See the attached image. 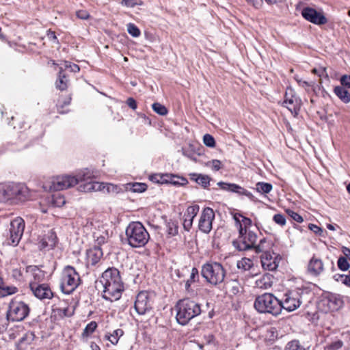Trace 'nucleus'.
<instances>
[{"label":"nucleus","mask_w":350,"mask_h":350,"mask_svg":"<svg viewBox=\"0 0 350 350\" xmlns=\"http://www.w3.org/2000/svg\"><path fill=\"white\" fill-rule=\"evenodd\" d=\"M99 283L103 288V297L111 301L118 300L124 290L120 271L114 267L108 268L103 273Z\"/></svg>","instance_id":"nucleus-1"},{"label":"nucleus","mask_w":350,"mask_h":350,"mask_svg":"<svg viewBox=\"0 0 350 350\" xmlns=\"http://www.w3.org/2000/svg\"><path fill=\"white\" fill-rule=\"evenodd\" d=\"M88 172H79L75 176L70 175L53 177L44 183L43 189L45 191H61L75 186L79 182L86 180V176H90Z\"/></svg>","instance_id":"nucleus-2"},{"label":"nucleus","mask_w":350,"mask_h":350,"mask_svg":"<svg viewBox=\"0 0 350 350\" xmlns=\"http://www.w3.org/2000/svg\"><path fill=\"white\" fill-rule=\"evenodd\" d=\"M176 308L177 313L176 318L178 323L182 325L187 324L190 320L202 312L200 305L189 299L179 301Z\"/></svg>","instance_id":"nucleus-3"},{"label":"nucleus","mask_w":350,"mask_h":350,"mask_svg":"<svg viewBox=\"0 0 350 350\" xmlns=\"http://www.w3.org/2000/svg\"><path fill=\"white\" fill-rule=\"evenodd\" d=\"M128 243L133 247H141L148 241L150 236L140 222H131L126 229Z\"/></svg>","instance_id":"nucleus-4"},{"label":"nucleus","mask_w":350,"mask_h":350,"mask_svg":"<svg viewBox=\"0 0 350 350\" xmlns=\"http://www.w3.org/2000/svg\"><path fill=\"white\" fill-rule=\"evenodd\" d=\"M254 307L260 313H270L273 316L281 312L280 300L271 293H264L258 296L255 300Z\"/></svg>","instance_id":"nucleus-5"},{"label":"nucleus","mask_w":350,"mask_h":350,"mask_svg":"<svg viewBox=\"0 0 350 350\" xmlns=\"http://www.w3.org/2000/svg\"><path fill=\"white\" fill-rule=\"evenodd\" d=\"M201 274L207 282L215 286L224 282L226 270L219 262H206L202 267Z\"/></svg>","instance_id":"nucleus-6"},{"label":"nucleus","mask_w":350,"mask_h":350,"mask_svg":"<svg viewBox=\"0 0 350 350\" xmlns=\"http://www.w3.org/2000/svg\"><path fill=\"white\" fill-rule=\"evenodd\" d=\"M309 295L306 289L297 288L295 291L285 293L283 298L280 300L281 310L284 309L288 312H292L297 309L304 299Z\"/></svg>","instance_id":"nucleus-7"},{"label":"nucleus","mask_w":350,"mask_h":350,"mask_svg":"<svg viewBox=\"0 0 350 350\" xmlns=\"http://www.w3.org/2000/svg\"><path fill=\"white\" fill-rule=\"evenodd\" d=\"M81 279L79 273L74 267L66 266L61 275L60 288L64 294L72 293L80 284Z\"/></svg>","instance_id":"nucleus-8"},{"label":"nucleus","mask_w":350,"mask_h":350,"mask_svg":"<svg viewBox=\"0 0 350 350\" xmlns=\"http://www.w3.org/2000/svg\"><path fill=\"white\" fill-rule=\"evenodd\" d=\"M29 312L27 304L23 301H12L7 313V320L21 321L24 320Z\"/></svg>","instance_id":"nucleus-9"},{"label":"nucleus","mask_w":350,"mask_h":350,"mask_svg":"<svg viewBox=\"0 0 350 350\" xmlns=\"http://www.w3.org/2000/svg\"><path fill=\"white\" fill-rule=\"evenodd\" d=\"M343 305V301L339 295L329 293L322 297L318 306L325 312L336 311Z\"/></svg>","instance_id":"nucleus-10"},{"label":"nucleus","mask_w":350,"mask_h":350,"mask_svg":"<svg viewBox=\"0 0 350 350\" xmlns=\"http://www.w3.org/2000/svg\"><path fill=\"white\" fill-rule=\"evenodd\" d=\"M25 229V221L21 217H16L10 223V237L7 243L16 246L18 244Z\"/></svg>","instance_id":"nucleus-11"},{"label":"nucleus","mask_w":350,"mask_h":350,"mask_svg":"<svg viewBox=\"0 0 350 350\" xmlns=\"http://www.w3.org/2000/svg\"><path fill=\"white\" fill-rule=\"evenodd\" d=\"M257 241V234L249 230L244 236L239 237L235 241H233V246L239 251H247L254 250Z\"/></svg>","instance_id":"nucleus-12"},{"label":"nucleus","mask_w":350,"mask_h":350,"mask_svg":"<svg viewBox=\"0 0 350 350\" xmlns=\"http://www.w3.org/2000/svg\"><path fill=\"white\" fill-rule=\"evenodd\" d=\"M9 200L24 201L28 198V188L23 184L10 183H8Z\"/></svg>","instance_id":"nucleus-13"},{"label":"nucleus","mask_w":350,"mask_h":350,"mask_svg":"<svg viewBox=\"0 0 350 350\" xmlns=\"http://www.w3.org/2000/svg\"><path fill=\"white\" fill-rule=\"evenodd\" d=\"M134 307L136 312L140 315L145 314L151 310L152 303L150 295L147 291H141L137 294Z\"/></svg>","instance_id":"nucleus-14"},{"label":"nucleus","mask_w":350,"mask_h":350,"mask_svg":"<svg viewBox=\"0 0 350 350\" xmlns=\"http://www.w3.org/2000/svg\"><path fill=\"white\" fill-rule=\"evenodd\" d=\"M29 288L33 295L39 299H51L53 297V293L47 284L29 282Z\"/></svg>","instance_id":"nucleus-15"},{"label":"nucleus","mask_w":350,"mask_h":350,"mask_svg":"<svg viewBox=\"0 0 350 350\" xmlns=\"http://www.w3.org/2000/svg\"><path fill=\"white\" fill-rule=\"evenodd\" d=\"M215 218V213L211 208H204L200 216L198 227L204 233H209L212 229V223Z\"/></svg>","instance_id":"nucleus-16"},{"label":"nucleus","mask_w":350,"mask_h":350,"mask_svg":"<svg viewBox=\"0 0 350 350\" xmlns=\"http://www.w3.org/2000/svg\"><path fill=\"white\" fill-rule=\"evenodd\" d=\"M301 15L306 20L316 25H324L327 21L323 14L309 7L304 8L302 10Z\"/></svg>","instance_id":"nucleus-17"},{"label":"nucleus","mask_w":350,"mask_h":350,"mask_svg":"<svg viewBox=\"0 0 350 350\" xmlns=\"http://www.w3.org/2000/svg\"><path fill=\"white\" fill-rule=\"evenodd\" d=\"M88 172V174L90 176H86V180L80 181L77 183L79 184V186L78 187L79 191L92 192L95 191H100L105 187L104 186H103L102 183L90 180L91 174L88 170L81 171L80 172Z\"/></svg>","instance_id":"nucleus-18"},{"label":"nucleus","mask_w":350,"mask_h":350,"mask_svg":"<svg viewBox=\"0 0 350 350\" xmlns=\"http://www.w3.org/2000/svg\"><path fill=\"white\" fill-rule=\"evenodd\" d=\"M217 185L221 189L224 191H228L236 193L239 195L245 196L252 201H256L255 197L251 192L248 191L245 189L241 187V186L237 184L219 182Z\"/></svg>","instance_id":"nucleus-19"},{"label":"nucleus","mask_w":350,"mask_h":350,"mask_svg":"<svg viewBox=\"0 0 350 350\" xmlns=\"http://www.w3.org/2000/svg\"><path fill=\"white\" fill-rule=\"evenodd\" d=\"M292 92V90H289V92H286L283 105L292 114L296 116L298 114L300 109V100L296 96L293 95Z\"/></svg>","instance_id":"nucleus-20"},{"label":"nucleus","mask_w":350,"mask_h":350,"mask_svg":"<svg viewBox=\"0 0 350 350\" xmlns=\"http://www.w3.org/2000/svg\"><path fill=\"white\" fill-rule=\"evenodd\" d=\"M260 261L265 270L274 271L278 267V257L273 256L270 252L262 254L260 256Z\"/></svg>","instance_id":"nucleus-21"},{"label":"nucleus","mask_w":350,"mask_h":350,"mask_svg":"<svg viewBox=\"0 0 350 350\" xmlns=\"http://www.w3.org/2000/svg\"><path fill=\"white\" fill-rule=\"evenodd\" d=\"M57 243V236L53 230H49L44 236L40 239L38 246L40 250H49L53 249Z\"/></svg>","instance_id":"nucleus-22"},{"label":"nucleus","mask_w":350,"mask_h":350,"mask_svg":"<svg viewBox=\"0 0 350 350\" xmlns=\"http://www.w3.org/2000/svg\"><path fill=\"white\" fill-rule=\"evenodd\" d=\"M323 267L322 260L314 256L308 264V272L313 276H318L323 272Z\"/></svg>","instance_id":"nucleus-23"},{"label":"nucleus","mask_w":350,"mask_h":350,"mask_svg":"<svg viewBox=\"0 0 350 350\" xmlns=\"http://www.w3.org/2000/svg\"><path fill=\"white\" fill-rule=\"evenodd\" d=\"M103 256V251L99 246H94L87 251L88 263L95 265Z\"/></svg>","instance_id":"nucleus-24"},{"label":"nucleus","mask_w":350,"mask_h":350,"mask_svg":"<svg viewBox=\"0 0 350 350\" xmlns=\"http://www.w3.org/2000/svg\"><path fill=\"white\" fill-rule=\"evenodd\" d=\"M26 271L33 278V280H31L29 282H36L37 284H40V282L44 278V272L36 266L30 265L27 267Z\"/></svg>","instance_id":"nucleus-25"},{"label":"nucleus","mask_w":350,"mask_h":350,"mask_svg":"<svg viewBox=\"0 0 350 350\" xmlns=\"http://www.w3.org/2000/svg\"><path fill=\"white\" fill-rule=\"evenodd\" d=\"M272 245L273 243L271 241H269L267 239L263 238L260 240L258 244L255 245L254 250L256 254H265V252H270L269 250H271Z\"/></svg>","instance_id":"nucleus-26"},{"label":"nucleus","mask_w":350,"mask_h":350,"mask_svg":"<svg viewBox=\"0 0 350 350\" xmlns=\"http://www.w3.org/2000/svg\"><path fill=\"white\" fill-rule=\"evenodd\" d=\"M334 92L343 103H348L350 102V92L345 87L336 86L334 88Z\"/></svg>","instance_id":"nucleus-27"},{"label":"nucleus","mask_w":350,"mask_h":350,"mask_svg":"<svg viewBox=\"0 0 350 350\" xmlns=\"http://www.w3.org/2000/svg\"><path fill=\"white\" fill-rule=\"evenodd\" d=\"M189 176L191 180L195 181L204 188H206L209 185L211 178L208 175L193 173L190 174Z\"/></svg>","instance_id":"nucleus-28"},{"label":"nucleus","mask_w":350,"mask_h":350,"mask_svg":"<svg viewBox=\"0 0 350 350\" xmlns=\"http://www.w3.org/2000/svg\"><path fill=\"white\" fill-rule=\"evenodd\" d=\"M34 338L35 335L33 332H29L25 333L18 343V349L19 350H25L27 346L33 342Z\"/></svg>","instance_id":"nucleus-29"},{"label":"nucleus","mask_w":350,"mask_h":350,"mask_svg":"<svg viewBox=\"0 0 350 350\" xmlns=\"http://www.w3.org/2000/svg\"><path fill=\"white\" fill-rule=\"evenodd\" d=\"M67 83H68L67 77L66 76V75L64 74V72L63 71V68L61 67L59 68V71L58 73L57 79L56 80V82H55V87L57 89H58L61 91L65 90L68 87Z\"/></svg>","instance_id":"nucleus-30"},{"label":"nucleus","mask_w":350,"mask_h":350,"mask_svg":"<svg viewBox=\"0 0 350 350\" xmlns=\"http://www.w3.org/2000/svg\"><path fill=\"white\" fill-rule=\"evenodd\" d=\"M258 288L267 289L272 286L273 282L270 275H264L261 278L256 282Z\"/></svg>","instance_id":"nucleus-31"},{"label":"nucleus","mask_w":350,"mask_h":350,"mask_svg":"<svg viewBox=\"0 0 350 350\" xmlns=\"http://www.w3.org/2000/svg\"><path fill=\"white\" fill-rule=\"evenodd\" d=\"M273 189V186L271 183H264V182H258L256 184L255 189L262 193L267 194L269 193Z\"/></svg>","instance_id":"nucleus-32"},{"label":"nucleus","mask_w":350,"mask_h":350,"mask_svg":"<svg viewBox=\"0 0 350 350\" xmlns=\"http://www.w3.org/2000/svg\"><path fill=\"white\" fill-rule=\"evenodd\" d=\"M71 98L70 96L59 98L57 104V111L59 113H66L68 110H64L65 106H68L70 104Z\"/></svg>","instance_id":"nucleus-33"},{"label":"nucleus","mask_w":350,"mask_h":350,"mask_svg":"<svg viewBox=\"0 0 350 350\" xmlns=\"http://www.w3.org/2000/svg\"><path fill=\"white\" fill-rule=\"evenodd\" d=\"M124 332L121 329L114 330L111 334L105 335V338L109 340L113 345H116L119 340V338L122 336Z\"/></svg>","instance_id":"nucleus-34"},{"label":"nucleus","mask_w":350,"mask_h":350,"mask_svg":"<svg viewBox=\"0 0 350 350\" xmlns=\"http://www.w3.org/2000/svg\"><path fill=\"white\" fill-rule=\"evenodd\" d=\"M94 238L98 245H100L106 242L109 238V236L107 232L105 230L102 232V233L100 232H94Z\"/></svg>","instance_id":"nucleus-35"},{"label":"nucleus","mask_w":350,"mask_h":350,"mask_svg":"<svg viewBox=\"0 0 350 350\" xmlns=\"http://www.w3.org/2000/svg\"><path fill=\"white\" fill-rule=\"evenodd\" d=\"M252 266L253 262L248 258H243L241 260L237 262L238 268L242 269L245 271L249 270Z\"/></svg>","instance_id":"nucleus-36"},{"label":"nucleus","mask_w":350,"mask_h":350,"mask_svg":"<svg viewBox=\"0 0 350 350\" xmlns=\"http://www.w3.org/2000/svg\"><path fill=\"white\" fill-rule=\"evenodd\" d=\"M7 184H0V202H5L9 200V193Z\"/></svg>","instance_id":"nucleus-37"},{"label":"nucleus","mask_w":350,"mask_h":350,"mask_svg":"<svg viewBox=\"0 0 350 350\" xmlns=\"http://www.w3.org/2000/svg\"><path fill=\"white\" fill-rule=\"evenodd\" d=\"M51 203L55 206L61 207L66 203V200L63 196L56 193L52 196Z\"/></svg>","instance_id":"nucleus-38"},{"label":"nucleus","mask_w":350,"mask_h":350,"mask_svg":"<svg viewBox=\"0 0 350 350\" xmlns=\"http://www.w3.org/2000/svg\"><path fill=\"white\" fill-rule=\"evenodd\" d=\"M97 327V323L95 321H91L88 323L82 333L83 337H88L92 334Z\"/></svg>","instance_id":"nucleus-39"},{"label":"nucleus","mask_w":350,"mask_h":350,"mask_svg":"<svg viewBox=\"0 0 350 350\" xmlns=\"http://www.w3.org/2000/svg\"><path fill=\"white\" fill-rule=\"evenodd\" d=\"M126 28L128 33L134 38H137L141 34L139 29L133 23L127 24Z\"/></svg>","instance_id":"nucleus-40"},{"label":"nucleus","mask_w":350,"mask_h":350,"mask_svg":"<svg viewBox=\"0 0 350 350\" xmlns=\"http://www.w3.org/2000/svg\"><path fill=\"white\" fill-rule=\"evenodd\" d=\"M167 232L170 236H175L178 234V224L175 221H169L167 225Z\"/></svg>","instance_id":"nucleus-41"},{"label":"nucleus","mask_w":350,"mask_h":350,"mask_svg":"<svg viewBox=\"0 0 350 350\" xmlns=\"http://www.w3.org/2000/svg\"><path fill=\"white\" fill-rule=\"evenodd\" d=\"M152 107L154 112L161 116H165L167 113V108L159 103H153Z\"/></svg>","instance_id":"nucleus-42"},{"label":"nucleus","mask_w":350,"mask_h":350,"mask_svg":"<svg viewBox=\"0 0 350 350\" xmlns=\"http://www.w3.org/2000/svg\"><path fill=\"white\" fill-rule=\"evenodd\" d=\"M200 206L197 204L190 206L187 208L186 212L185 213V215L187 217H190L191 218H195L199 212Z\"/></svg>","instance_id":"nucleus-43"},{"label":"nucleus","mask_w":350,"mask_h":350,"mask_svg":"<svg viewBox=\"0 0 350 350\" xmlns=\"http://www.w3.org/2000/svg\"><path fill=\"white\" fill-rule=\"evenodd\" d=\"M338 268L342 271H347L349 269L350 265L347 259L344 256H340L337 262Z\"/></svg>","instance_id":"nucleus-44"},{"label":"nucleus","mask_w":350,"mask_h":350,"mask_svg":"<svg viewBox=\"0 0 350 350\" xmlns=\"http://www.w3.org/2000/svg\"><path fill=\"white\" fill-rule=\"evenodd\" d=\"M342 341L338 340L327 344L325 347V350H339L342 348Z\"/></svg>","instance_id":"nucleus-45"},{"label":"nucleus","mask_w":350,"mask_h":350,"mask_svg":"<svg viewBox=\"0 0 350 350\" xmlns=\"http://www.w3.org/2000/svg\"><path fill=\"white\" fill-rule=\"evenodd\" d=\"M288 350H306L301 346L298 340H294L288 342L286 345Z\"/></svg>","instance_id":"nucleus-46"},{"label":"nucleus","mask_w":350,"mask_h":350,"mask_svg":"<svg viewBox=\"0 0 350 350\" xmlns=\"http://www.w3.org/2000/svg\"><path fill=\"white\" fill-rule=\"evenodd\" d=\"M334 278L336 280L339 281L340 280L342 284L350 287V271L348 274L338 275V278L335 275Z\"/></svg>","instance_id":"nucleus-47"},{"label":"nucleus","mask_w":350,"mask_h":350,"mask_svg":"<svg viewBox=\"0 0 350 350\" xmlns=\"http://www.w3.org/2000/svg\"><path fill=\"white\" fill-rule=\"evenodd\" d=\"M204 144L208 147H214L215 146V141L214 137L208 133H206L203 137Z\"/></svg>","instance_id":"nucleus-48"},{"label":"nucleus","mask_w":350,"mask_h":350,"mask_svg":"<svg viewBox=\"0 0 350 350\" xmlns=\"http://www.w3.org/2000/svg\"><path fill=\"white\" fill-rule=\"evenodd\" d=\"M147 185L144 183H135L132 185L131 189L134 192H143L146 190Z\"/></svg>","instance_id":"nucleus-49"},{"label":"nucleus","mask_w":350,"mask_h":350,"mask_svg":"<svg viewBox=\"0 0 350 350\" xmlns=\"http://www.w3.org/2000/svg\"><path fill=\"white\" fill-rule=\"evenodd\" d=\"M64 66L66 69H70L71 72L75 73L78 72L80 70L79 66L77 64L68 61H64Z\"/></svg>","instance_id":"nucleus-50"},{"label":"nucleus","mask_w":350,"mask_h":350,"mask_svg":"<svg viewBox=\"0 0 350 350\" xmlns=\"http://www.w3.org/2000/svg\"><path fill=\"white\" fill-rule=\"evenodd\" d=\"M273 221L280 226H284L286 224V218L282 214H275L273 218Z\"/></svg>","instance_id":"nucleus-51"},{"label":"nucleus","mask_w":350,"mask_h":350,"mask_svg":"<svg viewBox=\"0 0 350 350\" xmlns=\"http://www.w3.org/2000/svg\"><path fill=\"white\" fill-rule=\"evenodd\" d=\"M193 219V217L191 218L184 215L183 228L186 231H189L191 229Z\"/></svg>","instance_id":"nucleus-52"},{"label":"nucleus","mask_w":350,"mask_h":350,"mask_svg":"<svg viewBox=\"0 0 350 350\" xmlns=\"http://www.w3.org/2000/svg\"><path fill=\"white\" fill-rule=\"evenodd\" d=\"M206 165L208 166H211V168L215 171H218L221 168V161L217 159L208 162Z\"/></svg>","instance_id":"nucleus-53"},{"label":"nucleus","mask_w":350,"mask_h":350,"mask_svg":"<svg viewBox=\"0 0 350 350\" xmlns=\"http://www.w3.org/2000/svg\"><path fill=\"white\" fill-rule=\"evenodd\" d=\"M288 215L295 221L301 223L303 221L302 217L299 215L297 213L294 212L291 210H287Z\"/></svg>","instance_id":"nucleus-54"},{"label":"nucleus","mask_w":350,"mask_h":350,"mask_svg":"<svg viewBox=\"0 0 350 350\" xmlns=\"http://www.w3.org/2000/svg\"><path fill=\"white\" fill-rule=\"evenodd\" d=\"M341 86L350 88V75H342L340 79Z\"/></svg>","instance_id":"nucleus-55"},{"label":"nucleus","mask_w":350,"mask_h":350,"mask_svg":"<svg viewBox=\"0 0 350 350\" xmlns=\"http://www.w3.org/2000/svg\"><path fill=\"white\" fill-rule=\"evenodd\" d=\"M3 291H4L3 295L6 296L16 293L17 292V288L15 286H7L3 288Z\"/></svg>","instance_id":"nucleus-56"},{"label":"nucleus","mask_w":350,"mask_h":350,"mask_svg":"<svg viewBox=\"0 0 350 350\" xmlns=\"http://www.w3.org/2000/svg\"><path fill=\"white\" fill-rule=\"evenodd\" d=\"M76 15L79 18L83 19V20H86V19L89 18V17H90V14H89L88 12L86 10H81L77 11L76 12Z\"/></svg>","instance_id":"nucleus-57"},{"label":"nucleus","mask_w":350,"mask_h":350,"mask_svg":"<svg viewBox=\"0 0 350 350\" xmlns=\"http://www.w3.org/2000/svg\"><path fill=\"white\" fill-rule=\"evenodd\" d=\"M126 105L132 109L133 110H135L137 107V102L136 100L132 98V97H129L126 101Z\"/></svg>","instance_id":"nucleus-58"},{"label":"nucleus","mask_w":350,"mask_h":350,"mask_svg":"<svg viewBox=\"0 0 350 350\" xmlns=\"http://www.w3.org/2000/svg\"><path fill=\"white\" fill-rule=\"evenodd\" d=\"M196 278H198V270L196 268L193 267L191 269L190 278L187 280L193 283L196 281Z\"/></svg>","instance_id":"nucleus-59"},{"label":"nucleus","mask_w":350,"mask_h":350,"mask_svg":"<svg viewBox=\"0 0 350 350\" xmlns=\"http://www.w3.org/2000/svg\"><path fill=\"white\" fill-rule=\"evenodd\" d=\"M8 320L5 319L4 318L0 317V333L3 332L4 330L7 329L8 327Z\"/></svg>","instance_id":"nucleus-60"},{"label":"nucleus","mask_w":350,"mask_h":350,"mask_svg":"<svg viewBox=\"0 0 350 350\" xmlns=\"http://www.w3.org/2000/svg\"><path fill=\"white\" fill-rule=\"evenodd\" d=\"M309 229L313 231L315 234H319L322 232V229L317 225L310 224L309 225Z\"/></svg>","instance_id":"nucleus-61"},{"label":"nucleus","mask_w":350,"mask_h":350,"mask_svg":"<svg viewBox=\"0 0 350 350\" xmlns=\"http://www.w3.org/2000/svg\"><path fill=\"white\" fill-rule=\"evenodd\" d=\"M168 178V176L167 175H165V176H163L161 177V183H163L164 182L165 183H173L174 185H177L178 184L176 181L174 180L173 178H174V176H171L170 177V180H167V178Z\"/></svg>","instance_id":"nucleus-62"},{"label":"nucleus","mask_w":350,"mask_h":350,"mask_svg":"<svg viewBox=\"0 0 350 350\" xmlns=\"http://www.w3.org/2000/svg\"><path fill=\"white\" fill-rule=\"evenodd\" d=\"M122 4L130 8H133L136 3L133 0H122Z\"/></svg>","instance_id":"nucleus-63"},{"label":"nucleus","mask_w":350,"mask_h":350,"mask_svg":"<svg viewBox=\"0 0 350 350\" xmlns=\"http://www.w3.org/2000/svg\"><path fill=\"white\" fill-rule=\"evenodd\" d=\"M242 223L244 225L243 228H247V226H251L252 220L250 218L243 217V219H242Z\"/></svg>","instance_id":"nucleus-64"}]
</instances>
